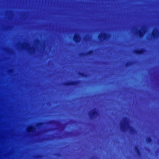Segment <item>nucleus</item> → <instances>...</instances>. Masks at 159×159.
<instances>
[{"instance_id": "1", "label": "nucleus", "mask_w": 159, "mask_h": 159, "mask_svg": "<svg viewBox=\"0 0 159 159\" xmlns=\"http://www.w3.org/2000/svg\"><path fill=\"white\" fill-rule=\"evenodd\" d=\"M124 123H121L120 124V128L121 130L125 132L127 130V127L130 129L129 132L130 133L134 134L136 132V130L132 127L129 125L128 119L127 117L124 118Z\"/></svg>"}, {"instance_id": "2", "label": "nucleus", "mask_w": 159, "mask_h": 159, "mask_svg": "<svg viewBox=\"0 0 159 159\" xmlns=\"http://www.w3.org/2000/svg\"><path fill=\"white\" fill-rule=\"evenodd\" d=\"M109 37V34L106 33H103L98 36L99 40L101 42H102L104 40H107Z\"/></svg>"}, {"instance_id": "3", "label": "nucleus", "mask_w": 159, "mask_h": 159, "mask_svg": "<svg viewBox=\"0 0 159 159\" xmlns=\"http://www.w3.org/2000/svg\"><path fill=\"white\" fill-rule=\"evenodd\" d=\"M80 81H69L63 83V85L64 86H74L77 85L80 83Z\"/></svg>"}, {"instance_id": "4", "label": "nucleus", "mask_w": 159, "mask_h": 159, "mask_svg": "<svg viewBox=\"0 0 159 159\" xmlns=\"http://www.w3.org/2000/svg\"><path fill=\"white\" fill-rule=\"evenodd\" d=\"M98 115V113L95 108L92 111L89 113V116L90 119L91 120L95 119Z\"/></svg>"}, {"instance_id": "5", "label": "nucleus", "mask_w": 159, "mask_h": 159, "mask_svg": "<svg viewBox=\"0 0 159 159\" xmlns=\"http://www.w3.org/2000/svg\"><path fill=\"white\" fill-rule=\"evenodd\" d=\"M152 36L153 39H156L159 36V31L157 29H154L153 30L152 33Z\"/></svg>"}, {"instance_id": "6", "label": "nucleus", "mask_w": 159, "mask_h": 159, "mask_svg": "<svg viewBox=\"0 0 159 159\" xmlns=\"http://www.w3.org/2000/svg\"><path fill=\"white\" fill-rule=\"evenodd\" d=\"M81 38L78 34H75L74 36L73 40L76 43H78L80 42Z\"/></svg>"}, {"instance_id": "7", "label": "nucleus", "mask_w": 159, "mask_h": 159, "mask_svg": "<svg viewBox=\"0 0 159 159\" xmlns=\"http://www.w3.org/2000/svg\"><path fill=\"white\" fill-rule=\"evenodd\" d=\"M146 50L144 48H142L140 50H135L134 51V53L138 55H143L145 52Z\"/></svg>"}, {"instance_id": "8", "label": "nucleus", "mask_w": 159, "mask_h": 159, "mask_svg": "<svg viewBox=\"0 0 159 159\" xmlns=\"http://www.w3.org/2000/svg\"><path fill=\"white\" fill-rule=\"evenodd\" d=\"M35 130V128L32 125L30 126L27 129V132L28 133L34 132Z\"/></svg>"}, {"instance_id": "9", "label": "nucleus", "mask_w": 159, "mask_h": 159, "mask_svg": "<svg viewBox=\"0 0 159 159\" xmlns=\"http://www.w3.org/2000/svg\"><path fill=\"white\" fill-rule=\"evenodd\" d=\"M94 51L92 50H91L86 52L85 53H81V55L82 56H88L91 55L93 53Z\"/></svg>"}, {"instance_id": "10", "label": "nucleus", "mask_w": 159, "mask_h": 159, "mask_svg": "<svg viewBox=\"0 0 159 159\" xmlns=\"http://www.w3.org/2000/svg\"><path fill=\"white\" fill-rule=\"evenodd\" d=\"M145 32V30H140L138 31V34L139 37L140 38L143 36Z\"/></svg>"}, {"instance_id": "11", "label": "nucleus", "mask_w": 159, "mask_h": 159, "mask_svg": "<svg viewBox=\"0 0 159 159\" xmlns=\"http://www.w3.org/2000/svg\"><path fill=\"white\" fill-rule=\"evenodd\" d=\"M134 149L138 155L139 156H140L141 153L139 149V148L137 146H136L135 147Z\"/></svg>"}, {"instance_id": "12", "label": "nucleus", "mask_w": 159, "mask_h": 159, "mask_svg": "<svg viewBox=\"0 0 159 159\" xmlns=\"http://www.w3.org/2000/svg\"><path fill=\"white\" fill-rule=\"evenodd\" d=\"M78 74L80 76L83 77L87 78L88 77V75L87 74H85L83 72H79L78 73Z\"/></svg>"}, {"instance_id": "13", "label": "nucleus", "mask_w": 159, "mask_h": 159, "mask_svg": "<svg viewBox=\"0 0 159 159\" xmlns=\"http://www.w3.org/2000/svg\"><path fill=\"white\" fill-rule=\"evenodd\" d=\"M146 141L148 143H150L152 142V139L151 137H148L146 138Z\"/></svg>"}, {"instance_id": "14", "label": "nucleus", "mask_w": 159, "mask_h": 159, "mask_svg": "<svg viewBox=\"0 0 159 159\" xmlns=\"http://www.w3.org/2000/svg\"><path fill=\"white\" fill-rule=\"evenodd\" d=\"M133 63V62L131 61L128 62L126 63L125 66L127 67H128L132 65Z\"/></svg>"}, {"instance_id": "15", "label": "nucleus", "mask_w": 159, "mask_h": 159, "mask_svg": "<svg viewBox=\"0 0 159 159\" xmlns=\"http://www.w3.org/2000/svg\"><path fill=\"white\" fill-rule=\"evenodd\" d=\"M43 124H44V123L43 122H39V123H37V126H38L40 127L42 125H43Z\"/></svg>"}, {"instance_id": "16", "label": "nucleus", "mask_w": 159, "mask_h": 159, "mask_svg": "<svg viewBox=\"0 0 159 159\" xmlns=\"http://www.w3.org/2000/svg\"><path fill=\"white\" fill-rule=\"evenodd\" d=\"M89 38L90 37H89V36H88L87 37H86L85 38L86 40L88 41L89 39Z\"/></svg>"}, {"instance_id": "17", "label": "nucleus", "mask_w": 159, "mask_h": 159, "mask_svg": "<svg viewBox=\"0 0 159 159\" xmlns=\"http://www.w3.org/2000/svg\"><path fill=\"white\" fill-rule=\"evenodd\" d=\"M41 156L40 155H38L36 156V158H40L41 157Z\"/></svg>"}, {"instance_id": "18", "label": "nucleus", "mask_w": 159, "mask_h": 159, "mask_svg": "<svg viewBox=\"0 0 159 159\" xmlns=\"http://www.w3.org/2000/svg\"><path fill=\"white\" fill-rule=\"evenodd\" d=\"M137 34H138V32H137Z\"/></svg>"}]
</instances>
